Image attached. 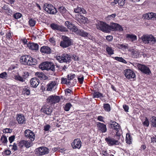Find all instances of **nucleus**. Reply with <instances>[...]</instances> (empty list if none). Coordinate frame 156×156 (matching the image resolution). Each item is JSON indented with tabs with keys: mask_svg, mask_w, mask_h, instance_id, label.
Returning a JSON list of instances; mask_svg holds the SVG:
<instances>
[{
	"mask_svg": "<svg viewBox=\"0 0 156 156\" xmlns=\"http://www.w3.org/2000/svg\"><path fill=\"white\" fill-rule=\"evenodd\" d=\"M110 128L115 130L116 134L115 136L118 137V139H119L122 133L120 125L116 122L113 121L110 124Z\"/></svg>",
	"mask_w": 156,
	"mask_h": 156,
	"instance_id": "obj_2",
	"label": "nucleus"
},
{
	"mask_svg": "<svg viewBox=\"0 0 156 156\" xmlns=\"http://www.w3.org/2000/svg\"><path fill=\"white\" fill-rule=\"evenodd\" d=\"M31 60L33 61L32 62H29L28 64L29 65H35L37 63V60L36 59H30Z\"/></svg>",
	"mask_w": 156,
	"mask_h": 156,
	"instance_id": "obj_57",
	"label": "nucleus"
},
{
	"mask_svg": "<svg viewBox=\"0 0 156 156\" xmlns=\"http://www.w3.org/2000/svg\"><path fill=\"white\" fill-rule=\"evenodd\" d=\"M48 62H44L39 65V68L42 70H47V66L48 65Z\"/></svg>",
	"mask_w": 156,
	"mask_h": 156,
	"instance_id": "obj_35",
	"label": "nucleus"
},
{
	"mask_svg": "<svg viewBox=\"0 0 156 156\" xmlns=\"http://www.w3.org/2000/svg\"><path fill=\"white\" fill-rule=\"evenodd\" d=\"M17 149L18 147L16 144L14 143L13 145H12V150H14V151H16L17 150Z\"/></svg>",
	"mask_w": 156,
	"mask_h": 156,
	"instance_id": "obj_63",
	"label": "nucleus"
},
{
	"mask_svg": "<svg viewBox=\"0 0 156 156\" xmlns=\"http://www.w3.org/2000/svg\"><path fill=\"white\" fill-rule=\"evenodd\" d=\"M103 108L104 110L107 112H109L111 110L110 105L108 103L103 104Z\"/></svg>",
	"mask_w": 156,
	"mask_h": 156,
	"instance_id": "obj_37",
	"label": "nucleus"
},
{
	"mask_svg": "<svg viewBox=\"0 0 156 156\" xmlns=\"http://www.w3.org/2000/svg\"><path fill=\"white\" fill-rule=\"evenodd\" d=\"M49 151L48 149L46 147H41L35 150V154L37 156H41L48 154Z\"/></svg>",
	"mask_w": 156,
	"mask_h": 156,
	"instance_id": "obj_4",
	"label": "nucleus"
},
{
	"mask_svg": "<svg viewBox=\"0 0 156 156\" xmlns=\"http://www.w3.org/2000/svg\"><path fill=\"white\" fill-rule=\"evenodd\" d=\"M61 83L62 84H66L68 85H73L71 84L70 81H67V79L66 78H62L61 79Z\"/></svg>",
	"mask_w": 156,
	"mask_h": 156,
	"instance_id": "obj_36",
	"label": "nucleus"
},
{
	"mask_svg": "<svg viewBox=\"0 0 156 156\" xmlns=\"http://www.w3.org/2000/svg\"><path fill=\"white\" fill-rule=\"evenodd\" d=\"M41 111L47 115H50L52 111V108L48 105H44L42 107Z\"/></svg>",
	"mask_w": 156,
	"mask_h": 156,
	"instance_id": "obj_14",
	"label": "nucleus"
},
{
	"mask_svg": "<svg viewBox=\"0 0 156 156\" xmlns=\"http://www.w3.org/2000/svg\"><path fill=\"white\" fill-rule=\"evenodd\" d=\"M144 16L145 18L147 20L152 19L154 20L156 19V15L155 13L151 12L146 14Z\"/></svg>",
	"mask_w": 156,
	"mask_h": 156,
	"instance_id": "obj_25",
	"label": "nucleus"
},
{
	"mask_svg": "<svg viewBox=\"0 0 156 156\" xmlns=\"http://www.w3.org/2000/svg\"><path fill=\"white\" fill-rule=\"evenodd\" d=\"M58 10L64 17L68 16L70 15L68 11L63 6H59Z\"/></svg>",
	"mask_w": 156,
	"mask_h": 156,
	"instance_id": "obj_17",
	"label": "nucleus"
},
{
	"mask_svg": "<svg viewBox=\"0 0 156 156\" xmlns=\"http://www.w3.org/2000/svg\"><path fill=\"white\" fill-rule=\"evenodd\" d=\"M40 83L39 80L36 78H32L30 80V83L32 87L36 88Z\"/></svg>",
	"mask_w": 156,
	"mask_h": 156,
	"instance_id": "obj_19",
	"label": "nucleus"
},
{
	"mask_svg": "<svg viewBox=\"0 0 156 156\" xmlns=\"http://www.w3.org/2000/svg\"><path fill=\"white\" fill-rule=\"evenodd\" d=\"M65 94L66 95L69 96L71 94V93H73V92L69 88H67L65 90Z\"/></svg>",
	"mask_w": 156,
	"mask_h": 156,
	"instance_id": "obj_53",
	"label": "nucleus"
},
{
	"mask_svg": "<svg viewBox=\"0 0 156 156\" xmlns=\"http://www.w3.org/2000/svg\"><path fill=\"white\" fill-rule=\"evenodd\" d=\"M74 12L77 13L86 14L87 13L86 11L83 8L77 7V8L74 9Z\"/></svg>",
	"mask_w": 156,
	"mask_h": 156,
	"instance_id": "obj_29",
	"label": "nucleus"
},
{
	"mask_svg": "<svg viewBox=\"0 0 156 156\" xmlns=\"http://www.w3.org/2000/svg\"><path fill=\"white\" fill-rule=\"evenodd\" d=\"M20 144L21 147H23L24 146L27 148H29L32 145L31 142L25 140H21L20 142Z\"/></svg>",
	"mask_w": 156,
	"mask_h": 156,
	"instance_id": "obj_22",
	"label": "nucleus"
},
{
	"mask_svg": "<svg viewBox=\"0 0 156 156\" xmlns=\"http://www.w3.org/2000/svg\"><path fill=\"white\" fill-rule=\"evenodd\" d=\"M6 1L8 2V4H10V5L12 7L13 4L15 2V0H6Z\"/></svg>",
	"mask_w": 156,
	"mask_h": 156,
	"instance_id": "obj_60",
	"label": "nucleus"
},
{
	"mask_svg": "<svg viewBox=\"0 0 156 156\" xmlns=\"http://www.w3.org/2000/svg\"><path fill=\"white\" fill-rule=\"evenodd\" d=\"M72 146L73 149H80L81 146V142L80 139H75L71 144Z\"/></svg>",
	"mask_w": 156,
	"mask_h": 156,
	"instance_id": "obj_16",
	"label": "nucleus"
},
{
	"mask_svg": "<svg viewBox=\"0 0 156 156\" xmlns=\"http://www.w3.org/2000/svg\"><path fill=\"white\" fill-rule=\"evenodd\" d=\"M76 18L77 19V20L78 21H80H80L82 22H84V20H86V17L82 16L80 14L76 15Z\"/></svg>",
	"mask_w": 156,
	"mask_h": 156,
	"instance_id": "obj_39",
	"label": "nucleus"
},
{
	"mask_svg": "<svg viewBox=\"0 0 156 156\" xmlns=\"http://www.w3.org/2000/svg\"><path fill=\"white\" fill-rule=\"evenodd\" d=\"M30 73L28 72L25 71L23 72L22 76L23 78H24L25 80L26 78H27L28 77Z\"/></svg>",
	"mask_w": 156,
	"mask_h": 156,
	"instance_id": "obj_54",
	"label": "nucleus"
},
{
	"mask_svg": "<svg viewBox=\"0 0 156 156\" xmlns=\"http://www.w3.org/2000/svg\"><path fill=\"white\" fill-rule=\"evenodd\" d=\"M137 66L139 70L145 74L148 75L151 73L149 68L144 65L138 63L137 65Z\"/></svg>",
	"mask_w": 156,
	"mask_h": 156,
	"instance_id": "obj_8",
	"label": "nucleus"
},
{
	"mask_svg": "<svg viewBox=\"0 0 156 156\" xmlns=\"http://www.w3.org/2000/svg\"><path fill=\"white\" fill-rule=\"evenodd\" d=\"M124 75L127 78L131 79L135 77L136 75L134 72L130 69H126L124 70Z\"/></svg>",
	"mask_w": 156,
	"mask_h": 156,
	"instance_id": "obj_13",
	"label": "nucleus"
},
{
	"mask_svg": "<svg viewBox=\"0 0 156 156\" xmlns=\"http://www.w3.org/2000/svg\"><path fill=\"white\" fill-rule=\"evenodd\" d=\"M44 10L48 13L52 14H56L57 10L52 5L50 4H46L44 5Z\"/></svg>",
	"mask_w": 156,
	"mask_h": 156,
	"instance_id": "obj_7",
	"label": "nucleus"
},
{
	"mask_svg": "<svg viewBox=\"0 0 156 156\" xmlns=\"http://www.w3.org/2000/svg\"><path fill=\"white\" fill-rule=\"evenodd\" d=\"M27 47L30 49L34 51L38 50L39 47V45L37 44L31 42L28 43Z\"/></svg>",
	"mask_w": 156,
	"mask_h": 156,
	"instance_id": "obj_20",
	"label": "nucleus"
},
{
	"mask_svg": "<svg viewBox=\"0 0 156 156\" xmlns=\"http://www.w3.org/2000/svg\"><path fill=\"white\" fill-rule=\"evenodd\" d=\"M15 136L14 135L11 136L9 138V143H12L15 140Z\"/></svg>",
	"mask_w": 156,
	"mask_h": 156,
	"instance_id": "obj_58",
	"label": "nucleus"
},
{
	"mask_svg": "<svg viewBox=\"0 0 156 156\" xmlns=\"http://www.w3.org/2000/svg\"><path fill=\"white\" fill-rule=\"evenodd\" d=\"M35 75L40 80H45L48 78V76H46L44 73L40 72H37L35 73Z\"/></svg>",
	"mask_w": 156,
	"mask_h": 156,
	"instance_id": "obj_27",
	"label": "nucleus"
},
{
	"mask_svg": "<svg viewBox=\"0 0 156 156\" xmlns=\"http://www.w3.org/2000/svg\"><path fill=\"white\" fill-rule=\"evenodd\" d=\"M78 34L80 35L83 37H87L89 38H90L91 36L88 33L85 32L82 30H80L79 32L78 33Z\"/></svg>",
	"mask_w": 156,
	"mask_h": 156,
	"instance_id": "obj_28",
	"label": "nucleus"
},
{
	"mask_svg": "<svg viewBox=\"0 0 156 156\" xmlns=\"http://www.w3.org/2000/svg\"><path fill=\"white\" fill-rule=\"evenodd\" d=\"M40 51L42 54H50L51 53V48L48 46H43L41 47Z\"/></svg>",
	"mask_w": 156,
	"mask_h": 156,
	"instance_id": "obj_21",
	"label": "nucleus"
},
{
	"mask_svg": "<svg viewBox=\"0 0 156 156\" xmlns=\"http://www.w3.org/2000/svg\"><path fill=\"white\" fill-rule=\"evenodd\" d=\"M29 23L30 26L33 27L35 24L36 21L33 19H31L29 20Z\"/></svg>",
	"mask_w": 156,
	"mask_h": 156,
	"instance_id": "obj_51",
	"label": "nucleus"
},
{
	"mask_svg": "<svg viewBox=\"0 0 156 156\" xmlns=\"http://www.w3.org/2000/svg\"><path fill=\"white\" fill-rule=\"evenodd\" d=\"M13 16L14 18L17 19L20 18L22 16V14L20 13H14Z\"/></svg>",
	"mask_w": 156,
	"mask_h": 156,
	"instance_id": "obj_52",
	"label": "nucleus"
},
{
	"mask_svg": "<svg viewBox=\"0 0 156 156\" xmlns=\"http://www.w3.org/2000/svg\"><path fill=\"white\" fill-rule=\"evenodd\" d=\"M0 140L2 142V143L4 145H5V144H7L8 142L7 137L4 135H2V136Z\"/></svg>",
	"mask_w": 156,
	"mask_h": 156,
	"instance_id": "obj_42",
	"label": "nucleus"
},
{
	"mask_svg": "<svg viewBox=\"0 0 156 156\" xmlns=\"http://www.w3.org/2000/svg\"><path fill=\"white\" fill-rule=\"evenodd\" d=\"M115 4L118 3L119 5L120 6H122L125 3V0H114Z\"/></svg>",
	"mask_w": 156,
	"mask_h": 156,
	"instance_id": "obj_45",
	"label": "nucleus"
},
{
	"mask_svg": "<svg viewBox=\"0 0 156 156\" xmlns=\"http://www.w3.org/2000/svg\"><path fill=\"white\" fill-rule=\"evenodd\" d=\"M93 98H99L101 97H103V94L98 91H97L96 90L94 91L93 93Z\"/></svg>",
	"mask_w": 156,
	"mask_h": 156,
	"instance_id": "obj_31",
	"label": "nucleus"
},
{
	"mask_svg": "<svg viewBox=\"0 0 156 156\" xmlns=\"http://www.w3.org/2000/svg\"><path fill=\"white\" fill-rule=\"evenodd\" d=\"M97 28L98 29L104 32H110L109 25L106 23L100 21L98 23L97 26Z\"/></svg>",
	"mask_w": 156,
	"mask_h": 156,
	"instance_id": "obj_9",
	"label": "nucleus"
},
{
	"mask_svg": "<svg viewBox=\"0 0 156 156\" xmlns=\"http://www.w3.org/2000/svg\"><path fill=\"white\" fill-rule=\"evenodd\" d=\"M60 98L59 96L51 95L46 99V102L50 104H53L59 102Z\"/></svg>",
	"mask_w": 156,
	"mask_h": 156,
	"instance_id": "obj_10",
	"label": "nucleus"
},
{
	"mask_svg": "<svg viewBox=\"0 0 156 156\" xmlns=\"http://www.w3.org/2000/svg\"><path fill=\"white\" fill-rule=\"evenodd\" d=\"M50 27L51 29L55 31L61 32H66L68 31L66 28L62 25H60L55 23H52L50 24Z\"/></svg>",
	"mask_w": 156,
	"mask_h": 156,
	"instance_id": "obj_6",
	"label": "nucleus"
},
{
	"mask_svg": "<svg viewBox=\"0 0 156 156\" xmlns=\"http://www.w3.org/2000/svg\"><path fill=\"white\" fill-rule=\"evenodd\" d=\"M50 128V126L49 125L47 124L44 127V130L45 131H48L49 130Z\"/></svg>",
	"mask_w": 156,
	"mask_h": 156,
	"instance_id": "obj_61",
	"label": "nucleus"
},
{
	"mask_svg": "<svg viewBox=\"0 0 156 156\" xmlns=\"http://www.w3.org/2000/svg\"><path fill=\"white\" fill-rule=\"evenodd\" d=\"M72 106V105L70 102L67 103L64 107V110L66 111H68Z\"/></svg>",
	"mask_w": 156,
	"mask_h": 156,
	"instance_id": "obj_41",
	"label": "nucleus"
},
{
	"mask_svg": "<svg viewBox=\"0 0 156 156\" xmlns=\"http://www.w3.org/2000/svg\"><path fill=\"white\" fill-rule=\"evenodd\" d=\"M2 9L5 11L6 12L9 13V14L12 15V10L10 9L8 5L5 4L2 7Z\"/></svg>",
	"mask_w": 156,
	"mask_h": 156,
	"instance_id": "obj_33",
	"label": "nucleus"
},
{
	"mask_svg": "<svg viewBox=\"0 0 156 156\" xmlns=\"http://www.w3.org/2000/svg\"><path fill=\"white\" fill-rule=\"evenodd\" d=\"M16 119L19 124H21L25 123L26 119L23 114H17L16 116Z\"/></svg>",
	"mask_w": 156,
	"mask_h": 156,
	"instance_id": "obj_18",
	"label": "nucleus"
},
{
	"mask_svg": "<svg viewBox=\"0 0 156 156\" xmlns=\"http://www.w3.org/2000/svg\"><path fill=\"white\" fill-rule=\"evenodd\" d=\"M115 46L119 49H123L128 48L127 45L117 44H116Z\"/></svg>",
	"mask_w": 156,
	"mask_h": 156,
	"instance_id": "obj_40",
	"label": "nucleus"
},
{
	"mask_svg": "<svg viewBox=\"0 0 156 156\" xmlns=\"http://www.w3.org/2000/svg\"><path fill=\"white\" fill-rule=\"evenodd\" d=\"M118 137H117V139H115L110 136H108L105 138V140L109 146L119 145Z\"/></svg>",
	"mask_w": 156,
	"mask_h": 156,
	"instance_id": "obj_5",
	"label": "nucleus"
},
{
	"mask_svg": "<svg viewBox=\"0 0 156 156\" xmlns=\"http://www.w3.org/2000/svg\"><path fill=\"white\" fill-rule=\"evenodd\" d=\"M116 16V14L114 13L111 15H108L107 17V18H108L109 20H111V19H112L114 18Z\"/></svg>",
	"mask_w": 156,
	"mask_h": 156,
	"instance_id": "obj_59",
	"label": "nucleus"
},
{
	"mask_svg": "<svg viewBox=\"0 0 156 156\" xmlns=\"http://www.w3.org/2000/svg\"><path fill=\"white\" fill-rule=\"evenodd\" d=\"M102 156H109L110 155L108 153L107 151H102Z\"/></svg>",
	"mask_w": 156,
	"mask_h": 156,
	"instance_id": "obj_62",
	"label": "nucleus"
},
{
	"mask_svg": "<svg viewBox=\"0 0 156 156\" xmlns=\"http://www.w3.org/2000/svg\"><path fill=\"white\" fill-rule=\"evenodd\" d=\"M20 61L22 64L29 65L28 59H20Z\"/></svg>",
	"mask_w": 156,
	"mask_h": 156,
	"instance_id": "obj_55",
	"label": "nucleus"
},
{
	"mask_svg": "<svg viewBox=\"0 0 156 156\" xmlns=\"http://www.w3.org/2000/svg\"><path fill=\"white\" fill-rule=\"evenodd\" d=\"M80 30L78 29L76 27L74 26L71 30L78 34V33L79 32Z\"/></svg>",
	"mask_w": 156,
	"mask_h": 156,
	"instance_id": "obj_56",
	"label": "nucleus"
},
{
	"mask_svg": "<svg viewBox=\"0 0 156 156\" xmlns=\"http://www.w3.org/2000/svg\"><path fill=\"white\" fill-rule=\"evenodd\" d=\"M151 143H153L156 142V135H155L151 137Z\"/></svg>",
	"mask_w": 156,
	"mask_h": 156,
	"instance_id": "obj_64",
	"label": "nucleus"
},
{
	"mask_svg": "<svg viewBox=\"0 0 156 156\" xmlns=\"http://www.w3.org/2000/svg\"><path fill=\"white\" fill-rule=\"evenodd\" d=\"M150 121L152 123V126L154 127H156V117L152 116Z\"/></svg>",
	"mask_w": 156,
	"mask_h": 156,
	"instance_id": "obj_38",
	"label": "nucleus"
},
{
	"mask_svg": "<svg viewBox=\"0 0 156 156\" xmlns=\"http://www.w3.org/2000/svg\"><path fill=\"white\" fill-rule=\"evenodd\" d=\"M22 93L24 95H29L30 93V88L28 87L25 86L23 88Z\"/></svg>",
	"mask_w": 156,
	"mask_h": 156,
	"instance_id": "obj_34",
	"label": "nucleus"
},
{
	"mask_svg": "<svg viewBox=\"0 0 156 156\" xmlns=\"http://www.w3.org/2000/svg\"><path fill=\"white\" fill-rule=\"evenodd\" d=\"M132 138L130 134L127 133L126 134V143L128 144H132Z\"/></svg>",
	"mask_w": 156,
	"mask_h": 156,
	"instance_id": "obj_32",
	"label": "nucleus"
},
{
	"mask_svg": "<svg viewBox=\"0 0 156 156\" xmlns=\"http://www.w3.org/2000/svg\"><path fill=\"white\" fill-rule=\"evenodd\" d=\"M48 65L47 66V70L51 72V73H53L55 70V65L51 62H48Z\"/></svg>",
	"mask_w": 156,
	"mask_h": 156,
	"instance_id": "obj_26",
	"label": "nucleus"
},
{
	"mask_svg": "<svg viewBox=\"0 0 156 156\" xmlns=\"http://www.w3.org/2000/svg\"><path fill=\"white\" fill-rule=\"evenodd\" d=\"M58 58H75L76 56L75 55H70L66 53L62 54L58 56ZM58 58V57L57 58Z\"/></svg>",
	"mask_w": 156,
	"mask_h": 156,
	"instance_id": "obj_23",
	"label": "nucleus"
},
{
	"mask_svg": "<svg viewBox=\"0 0 156 156\" xmlns=\"http://www.w3.org/2000/svg\"><path fill=\"white\" fill-rule=\"evenodd\" d=\"M126 37L128 40L132 41H134L137 39L136 36L133 34H127Z\"/></svg>",
	"mask_w": 156,
	"mask_h": 156,
	"instance_id": "obj_30",
	"label": "nucleus"
},
{
	"mask_svg": "<svg viewBox=\"0 0 156 156\" xmlns=\"http://www.w3.org/2000/svg\"><path fill=\"white\" fill-rule=\"evenodd\" d=\"M140 39L145 44L152 45L156 43V39L152 35H143Z\"/></svg>",
	"mask_w": 156,
	"mask_h": 156,
	"instance_id": "obj_1",
	"label": "nucleus"
},
{
	"mask_svg": "<svg viewBox=\"0 0 156 156\" xmlns=\"http://www.w3.org/2000/svg\"><path fill=\"white\" fill-rule=\"evenodd\" d=\"M77 79L79 83L80 84H82L83 83L84 81V77L83 75H80L78 76L77 78Z\"/></svg>",
	"mask_w": 156,
	"mask_h": 156,
	"instance_id": "obj_44",
	"label": "nucleus"
},
{
	"mask_svg": "<svg viewBox=\"0 0 156 156\" xmlns=\"http://www.w3.org/2000/svg\"><path fill=\"white\" fill-rule=\"evenodd\" d=\"M109 27L110 32L111 30L121 31L123 30L122 27L116 23H111L110 25H109Z\"/></svg>",
	"mask_w": 156,
	"mask_h": 156,
	"instance_id": "obj_12",
	"label": "nucleus"
},
{
	"mask_svg": "<svg viewBox=\"0 0 156 156\" xmlns=\"http://www.w3.org/2000/svg\"><path fill=\"white\" fill-rule=\"evenodd\" d=\"M8 75L6 72H4L0 74V78L2 79H6Z\"/></svg>",
	"mask_w": 156,
	"mask_h": 156,
	"instance_id": "obj_47",
	"label": "nucleus"
},
{
	"mask_svg": "<svg viewBox=\"0 0 156 156\" xmlns=\"http://www.w3.org/2000/svg\"><path fill=\"white\" fill-rule=\"evenodd\" d=\"M106 50L109 54L112 55L113 54L114 50L111 47L108 46L106 48Z\"/></svg>",
	"mask_w": 156,
	"mask_h": 156,
	"instance_id": "obj_49",
	"label": "nucleus"
},
{
	"mask_svg": "<svg viewBox=\"0 0 156 156\" xmlns=\"http://www.w3.org/2000/svg\"><path fill=\"white\" fill-rule=\"evenodd\" d=\"M58 60L60 63L66 62L69 63L71 60V59H56Z\"/></svg>",
	"mask_w": 156,
	"mask_h": 156,
	"instance_id": "obj_50",
	"label": "nucleus"
},
{
	"mask_svg": "<svg viewBox=\"0 0 156 156\" xmlns=\"http://www.w3.org/2000/svg\"><path fill=\"white\" fill-rule=\"evenodd\" d=\"M56 84V83L55 81H51L50 82L47 86V91H51L55 89V87Z\"/></svg>",
	"mask_w": 156,
	"mask_h": 156,
	"instance_id": "obj_24",
	"label": "nucleus"
},
{
	"mask_svg": "<svg viewBox=\"0 0 156 156\" xmlns=\"http://www.w3.org/2000/svg\"><path fill=\"white\" fill-rule=\"evenodd\" d=\"M143 124L144 126L146 127L149 126V122L147 117H145V121L143 122Z\"/></svg>",
	"mask_w": 156,
	"mask_h": 156,
	"instance_id": "obj_48",
	"label": "nucleus"
},
{
	"mask_svg": "<svg viewBox=\"0 0 156 156\" xmlns=\"http://www.w3.org/2000/svg\"><path fill=\"white\" fill-rule=\"evenodd\" d=\"M97 126L98 130L99 132L102 133L106 132L107 129L105 124L100 122H98L97 124Z\"/></svg>",
	"mask_w": 156,
	"mask_h": 156,
	"instance_id": "obj_15",
	"label": "nucleus"
},
{
	"mask_svg": "<svg viewBox=\"0 0 156 156\" xmlns=\"http://www.w3.org/2000/svg\"><path fill=\"white\" fill-rule=\"evenodd\" d=\"M61 39L62 40L59 44V45L61 47L65 48L71 45L72 40L69 37L66 36H63Z\"/></svg>",
	"mask_w": 156,
	"mask_h": 156,
	"instance_id": "obj_3",
	"label": "nucleus"
},
{
	"mask_svg": "<svg viewBox=\"0 0 156 156\" xmlns=\"http://www.w3.org/2000/svg\"><path fill=\"white\" fill-rule=\"evenodd\" d=\"M24 135L25 137L30 139L31 141L34 140L35 135L34 133L30 129L26 130L24 131Z\"/></svg>",
	"mask_w": 156,
	"mask_h": 156,
	"instance_id": "obj_11",
	"label": "nucleus"
},
{
	"mask_svg": "<svg viewBox=\"0 0 156 156\" xmlns=\"http://www.w3.org/2000/svg\"><path fill=\"white\" fill-rule=\"evenodd\" d=\"M76 75L74 74H69L67 76V78L69 81L73 80L75 77Z\"/></svg>",
	"mask_w": 156,
	"mask_h": 156,
	"instance_id": "obj_46",
	"label": "nucleus"
},
{
	"mask_svg": "<svg viewBox=\"0 0 156 156\" xmlns=\"http://www.w3.org/2000/svg\"><path fill=\"white\" fill-rule=\"evenodd\" d=\"M14 79L17 80L21 82H24L25 80L24 78L19 75H15L14 76Z\"/></svg>",
	"mask_w": 156,
	"mask_h": 156,
	"instance_id": "obj_43",
	"label": "nucleus"
}]
</instances>
